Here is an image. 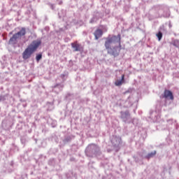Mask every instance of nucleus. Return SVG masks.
Wrapping results in <instances>:
<instances>
[{
    "instance_id": "nucleus-3",
    "label": "nucleus",
    "mask_w": 179,
    "mask_h": 179,
    "mask_svg": "<svg viewBox=\"0 0 179 179\" xmlns=\"http://www.w3.org/2000/svg\"><path fill=\"white\" fill-rule=\"evenodd\" d=\"M118 43L119 46L121 47V35L118 34L117 36H109L106 38V41L105 42L106 48H108L111 47V44H117Z\"/></svg>"
},
{
    "instance_id": "nucleus-16",
    "label": "nucleus",
    "mask_w": 179,
    "mask_h": 179,
    "mask_svg": "<svg viewBox=\"0 0 179 179\" xmlns=\"http://www.w3.org/2000/svg\"><path fill=\"white\" fill-rule=\"evenodd\" d=\"M41 58H43V55L41 54L36 55V59L37 62H38V61H40V59H41Z\"/></svg>"
},
{
    "instance_id": "nucleus-8",
    "label": "nucleus",
    "mask_w": 179,
    "mask_h": 179,
    "mask_svg": "<svg viewBox=\"0 0 179 179\" xmlns=\"http://www.w3.org/2000/svg\"><path fill=\"white\" fill-rule=\"evenodd\" d=\"M121 114V118L124 122H127L128 120H130L131 118V115L129 114V111L126 110V111H122L120 112Z\"/></svg>"
},
{
    "instance_id": "nucleus-18",
    "label": "nucleus",
    "mask_w": 179,
    "mask_h": 179,
    "mask_svg": "<svg viewBox=\"0 0 179 179\" xmlns=\"http://www.w3.org/2000/svg\"><path fill=\"white\" fill-rule=\"evenodd\" d=\"M66 76V74H62V75L60 76V77L62 78V79H64Z\"/></svg>"
},
{
    "instance_id": "nucleus-2",
    "label": "nucleus",
    "mask_w": 179,
    "mask_h": 179,
    "mask_svg": "<svg viewBox=\"0 0 179 179\" xmlns=\"http://www.w3.org/2000/svg\"><path fill=\"white\" fill-rule=\"evenodd\" d=\"M85 155L88 157H94V156H100L101 152H100L99 146L95 144H91L85 149Z\"/></svg>"
},
{
    "instance_id": "nucleus-20",
    "label": "nucleus",
    "mask_w": 179,
    "mask_h": 179,
    "mask_svg": "<svg viewBox=\"0 0 179 179\" xmlns=\"http://www.w3.org/2000/svg\"><path fill=\"white\" fill-rule=\"evenodd\" d=\"M94 22V18H92L91 20H90V23H93Z\"/></svg>"
},
{
    "instance_id": "nucleus-4",
    "label": "nucleus",
    "mask_w": 179,
    "mask_h": 179,
    "mask_svg": "<svg viewBox=\"0 0 179 179\" xmlns=\"http://www.w3.org/2000/svg\"><path fill=\"white\" fill-rule=\"evenodd\" d=\"M26 34V29L22 28V29L17 33L13 35V36L9 40V44H17V40Z\"/></svg>"
},
{
    "instance_id": "nucleus-10",
    "label": "nucleus",
    "mask_w": 179,
    "mask_h": 179,
    "mask_svg": "<svg viewBox=\"0 0 179 179\" xmlns=\"http://www.w3.org/2000/svg\"><path fill=\"white\" fill-rule=\"evenodd\" d=\"M71 47L75 52L80 51L81 50L80 45L76 43H71Z\"/></svg>"
},
{
    "instance_id": "nucleus-7",
    "label": "nucleus",
    "mask_w": 179,
    "mask_h": 179,
    "mask_svg": "<svg viewBox=\"0 0 179 179\" xmlns=\"http://www.w3.org/2000/svg\"><path fill=\"white\" fill-rule=\"evenodd\" d=\"M162 99H169V100H174V96H173V92L170 90H166L164 94L161 96Z\"/></svg>"
},
{
    "instance_id": "nucleus-19",
    "label": "nucleus",
    "mask_w": 179,
    "mask_h": 179,
    "mask_svg": "<svg viewBox=\"0 0 179 179\" xmlns=\"http://www.w3.org/2000/svg\"><path fill=\"white\" fill-rule=\"evenodd\" d=\"M4 97L3 96H0V101H2L3 100Z\"/></svg>"
},
{
    "instance_id": "nucleus-15",
    "label": "nucleus",
    "mask_w": 179,
    "mask_h": 179,
    "mask_svg": "<svg viewBox=\"0 0 179 179\" xmlns=\"http://www.w3.org/2000/svg\"><path fill=\"white\" fill-rule=\"evenodd\" d=\"M71 136H67V137H65V138L63 140V142L64 143H68V142H71Z\"/></svg>"
},
{
    "instance_id": "nucleus-21",
    "label": "nucleus",
    "mask_w": 179,
    "mask_h": 179,
    "mask_svg": "<svg viewBox=\"0 0 179 179\" xmlns=\"http://www.w3.org/2000/svg\"><path fill=\"white\" fill-rule=\"evenodd\" d=\"M135 122V120L133 121V123Z\"/></svg>"
},
{
    "instance_id": "nucleus-9",
    "label": "nucleus",
    "mask_w": 179,
    "mask_h": 179,
    "mask_svg": "<svg viewBox=\"0 0 179 179\" xmlns=\"http://www.w3.org/2000/svg\"><path fill=\"white\" fill-rule=\"evenodd\" d=\"M94 35L95 37V40H99V38H100V37L103 36V31H101V29H97L94 33Z\"/></svg>"
},
{
    "instance_id": "nucleus-1",
    "label": "nucleus",
    "mask_w": 179,
    "mask_h": 179,
    "mask_svg": "<svg viewBox=\"0 0 179 179\" xmlns=\"http://www.w3.org/2000/svg\"><path fill=\"white\" fill-rule=\"evenodd\" d=\"M41 45V41L36 40L34 41L22 53L23 59H29L31 55Z\"/></svg>"
},
{
    "instance_id": "nucleus-11",
    "label": "nucleus",
    "mask_w": 179,
    "mask_h": 179,
    "mask_svg": "<svg viewBox=\"0 0 179 179\" xmlns=\"http://www.w3.org/2000/svg\"><path fill=\"white\" fill-rule=\"evenodd\" d=\"M157 153V152L156 150H154L150 153H148L145 158L148 159V160H149V159H152V157H155L156 156V154Z\"/></svg>"
},
{
    "instance_id": "nucleus-17",
    "label": "nucleus",
    "mask_w": 179,
    "mask_h": 179,
    "mask_svg": "<svg viewBox=\"0 0 179 179\" xmlns=\"http://www.w3.org/2000/svg\"><path fill=\"white\" fill-rule=\"evenodd\" d=\"M59 88V89H62V87H64V85H56L55 86V89H57V88Z\"/></svg>"
},
{
    "instance_id": "nucleus-12",
    "label": "nucleus",
    "mask_w": 179,
    "mask_h": 179,
    "mask_svg": "<svg viewBox=\"0 0 179 179\" xmlns=\"http://www.w3.org/2000/svg\"><path fill=\"white\" fill-rule=\"evenodd\" d=\"M125 76L122 75V78L121 80H117L115 83V86H121L122 85V83L124 82Z\"/></svg>"
},
{
    "instance_id": "nucleus-6",
    "label": "nucleus",
    "mask_w": 179,
    "mask_h": 179,
    "mask_svg": "<svg viewBox=\"0 0 179 179\" xmlns=\"http://www.w3.org/2000/svg\"><path fill=\"white\" fill-rule=\"evenodd\" d=\"M106 50L109 55H112L113 57H118V55H120V48H118V46H115L113 48L110 46L106 48Z\"/></svg>"
},
{
    "instance_id": "nucleus-13",
    "label": "nucleus",
    "mask_w": 179,
    "mask_h": 179,
    "mask_svg": "<svg viewBox=\"0 0 179 179\" xmlns=\"http://www.w3.org/2000/svg\"><path fill=\"white\" fill-rule=\"evenodd\" d=\"M159 41H160V40H162V38H163V33H162V31H159L157 34H156Z\"/></svg>"
},
{
    "instance_id": "nucleus-5",
    "label": "nucleus",
    "mask_w": 179,
    "mask_h": 179,
    "mask_svg": "<svg viewBox=\"0 0 179 179\" xmlns=\"http://www.w3.org/2000/svg\"><path fill=\"white\" fill-rule=\"evenodd\" d=\"M111 143L116 152H118L121 148V145H122V140L120 136H113L111 139Z\"/></svg>"
},
{
    "instance_id": "nucleus-14",
    "label": "nucleus",
    "mask_w": 179,
    "mask_h": 179,
    "mask_svg": "<svg viewBox=\"0 0 179 179\" xmlns=\"http://www.w3.org/2000/svg\"><path fill=\"white\" fill-rule=\"evenodd\" d=\"M172 44L174 45V47H176L177 48H179V40H174L172 42Z\"/></svg>"
}]
</instances>
